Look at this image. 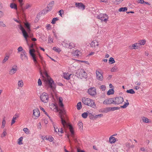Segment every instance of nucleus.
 Listing matches in <instances>:
<instances>
[{
	"label": "nucleus",
	"instance_id": "4c0bfd02",
	"mask_svg": "<svg viewBox=\"0 0 152 152\" xmlns=\"http://www.w3.org/2000/svg\"><path fill=\"white\" fill-rule=\"evenodd\" d=\"M77 108L78 110H80L82 108V105L81 102H79L77 104Z\"/></svg>",
	"mask_w": 152,
	"mask_h": 152
},
{
	"label": "nucleus",
	"instance_id": "c03bdc74",
	"mask_svg": "<svg viewBox=\"0 0 152 152\" xmlns=\"http://www.w3.org/2000/svg\"><path fill=\"white\" fill-rule=\"evenodd\" d=\"M53 127L54 129V131L57 132H59V129H58L56 125H53Z\"/></svg>",
	"mask_w": 152,
	"mask_h": 152
},
{
	"label": "nucleus",
	"instance_id": "72a5a7b5",
	"mask_svg": "<svg viewBox=\"0 0 152 152\" xmlns=\"http://www.w3.org/2000/svg\"><path fill=\"white\" fill-rule=\"evenodd\" d=\"M127 8L126 7H121L119 8L118 11L119 12H125L127 11Z\"/></svg>",
	"mask_w": 152,
	"mask_h": 152
},
{
	"label": "nucleus",
	"instance_id": "de8ad7c7",
	"mask_svg": "<svg viewBox=\"0 0 152 152\" xmlns=\"http://www.w3.org/2000/svg\"><path fill=\"white\" fill-rule=\"evenodd\" d=\"M123 0H115L114 3L116 4H119L121 3Z\"/></svg>",
	"mask_w": 152,
	"mask_h": 152
},
{
	"label": "nucleus",
	"instance_id": "20e7f679",
	"mask_svg": "<svg viewBox=\"0 0 152 152\" xmlns=\"http://www.w3.org/2000/svg\"><path fill=\"white\" fill-rule=\"evenodd\" d=\"M76 76L79 78H82L83 77H86L87 76V73L85 71L82 69H78L76 73Z\"/></svg>",
	"mask_w": 152,
	"mask_h": 152
},
{
	"label": "nucleus",
	"instance_id": "c9c22d12",
	"mask_svg": "<svg viewBox=\"0 0 152 152\" xmlns=\"http://www.w3.org/2000/svg\"><path fill=\"white\" fill-rule=\"evenodd\" d=\"M114 91L113 89H110L107 92V94L108 95L113 94L114 93Z\"/></svg>",
	"mask_w": 152,
	"mask_h": 152
},
{
	"label": "nucleus",
	"instance_id": "13d9d810",
	"mask_svg": "<svg viewBox=\"0 0 152 152\" xmlns=\"http://www.w3.org/2000/svg\"><path fill=\"white\" fill-rule=\"evenodd\" d=\"M31 6V5L30 4H27L26 6L24 9L25 10L28 9L29 8H30Z\"/></svg>",
	"mask_w": 152,
	"mask_h": 152
},
{
	"label": "nucleus",
	"instance_id": "f8f14e48",
	"mask_svg": "<svg viewBox=\"0 0 152 152\" xmlns=\"http://www.w3.org/2000/svg\"><path fill=\"white\" fill-rule=\"evenodd\" d=\"M96 78L97 80L100 81H102L103 80V77L102 74L98 71H96Z\"/></svg>",
	"mask_w": 152,
	"mask_h": 152
},
{
	"label": "nucleus",
	"instance_id": "49530a36",
	"mask_svg": "<svg viewBox=\"0 0 152 152\" xmlns=\"http://www.w3.org/2000/svg\"><path fill=\"white\" fill-rule=\"evenodd\" d=\"M118 69V68L116 66L113 67L111 69V71L112 72H116Z\"/></svg>",
	"mask_w": 152,
	"mask_h": 152
},
{
	"label": "nucleus",
	"instance_id": "774afa93",
	"mask_svg": "<svg viewBox=\"0 0 152 152\" xmlns=\"http://www.w3.org/2000/svg\"><path fill=\"white\" fill-rule=\"evenodd\" d=\"M77 152H85L83 150H81L79 148H77Z\"/></svg>",
	"mask_w": 152,
	"mask_h": 152
},
{
	"label": "nucleus",
	"instance_id": "bf43d9fd",
	"mask_svg": "<svg viewBox=\"0 0 152 152\" xmlns=\"http://www.w3.org/2000/svg\"><path fill=\"white\" fill-rule=\"evenodd\" d=\"M100 88L102 91H104L105 90L106 87L102 85L101 86Z\"/></svg>",
	"mask_w": 152,
	"mask_h": 152
},
{
	"label": "nucleus",
	"instance_id": "9d476101",
	"mask_svg": "<svg viewBox=\"0 0 152 152\" xmlns=\"http://www.w3.org/2000/svg\"><path fill=\"white\" fill-rule=\"evenodd\" d=\"M88 93L91 96H95L96 94V89L94 87H91L88 90Z\"/></svg>",
	"mask_w": 152,
	"mask_h": 152
},
{
	"label": "nucleus",
	"instance_id": "f257e3e1",
	"mask_svg": "<svg viewBox=\"0 0 152 152\" xmlns=\"http://www.w3.org/2000/svg\"><path fill=\"white\" fill-rule=\"evenodd\" d=\"M59 104L60 107V112L59 113L60 114V117L61 118V123L63 126L65 130H66V128L68 127L71 132L72 137H73L74 135V131L72 126L70 124H69L66 123L65 120L64 119V116H63L62 115L63 114H64L65 113V111L63 108V104L62 102L59 103Z\"/></svg>",
	"mask_w": 152,
	"mask_h": 152
},
{
	"label": "nucleus",
	"instance_id": "864d4df0",
	"mask_svg": "<svg viewBox=\"0 0 152 152\" xmlns=\"http://www.w3.org/2000/svg\"><path fill=\"white\" fill-rule=\"evenodd\" d=\"M6 123V121L5 120H4V121H2V125L1 126V127L2 128H4V127Z\"/></svg>",
	"mask_w": 152,
	"mask_h": 152
},
{
	"label": "nucleus",
	"instance_id": "4d7b16f0",
	"mask_svg": "<svg viewBox=\"0 0 152 152\" xmlns=\"http://www.w3.org/2000/svg\"><path fill=\"white\" fill-rule=\"evenodd\" d=\"M0 26L5 27H6V25L2 21H0Z\"/></svg>",
	"mask_w": 152,
	"mask_h": 152
},
{
	"label": "nucleus",
	"instance_id": "bb28decb",
	"mask_svg": "<svg viewBox=\"0 0 152 152\" xmlns=\"http://www.w3.org/2000/svg\"><path fill=\"white\" fill-rule=\"evenodd\" d=\"M146 42V40L145 39L140 40L138 41L139 43H138L139 44V45H144L145 44Z\"/></svg>",
	"mask_w": 152,
	"mask_h": 152
},
{
	"label": "nucleus",
	"instance_id": "5701e85b",
	"mask_svg": "<svg viewBox=\"0 0 152 152\" xmlns=\"http://www.w3.org/2000/svg\"><path fill=\"white\" fill-rule=\"evenodd\" d=\"M126 102H125L123 106H121L120 107L123 108H125L129 105V103L128 102V100H126Z\"/></svg>",
	"mask_w": 152,
	"mask_h": 152
},
{
	"label": "nucleus",
	"instance_id": "680f3d73",
	"mask_svg": "<svg viewBox=\"0 0 152 152\" xmlns=\"http://www.w3.org/2000/svg\"><path fill=\"white\" fill-rule=\"evenodd\" d=\"M38 85L39 86H41L42 85V83L41 80L40 79H39L38 80Z\"/></svg>",
	"mask_w": 152,
	"mask_h": 152
},
{
	"label": "nucleus",
	"instance_id": "0eeeda50",
	"mask_svg": "<svg viewBox=\"0 0 152 152\" xmlns=\"http://www.w3.org/2000/svg\"><path fill=\"white\" fill-rule=\"evenodd\" d=\"M96 17L98 19H100L101 20H103L105 22L107 21L108 18L107 15L102 13L100 14L99 15H98Z\"/></svg>",
	"mask_w": 152,
	"mask_h": 152
},
{
	"label": "nucleus",
	"instance_id": "6e6552de",
	"mask_svg": "<svg viewBox=\"0 0 152 152\" xmlns=\"http://www.w3.org/2000/svg\"><path fill=\"white\" fill-rule=\"evenodd\" d=\"M19 28L22 31L23 36L25 38L27 42V38L28 37V33L21 25H20Z\"/></svg>",
	"mask_w": 152,
	"mask_h": 152
},
{
	"label": "nucleus",
	"instance_id": "9b49d317",
	"mask_svg": "<svg viewBox=\"0 0 152 152\" xmlns=\"http://www.w3.org/2000/svg\"><path fill=\"white\" fill-rule=\"evenodd\" d=\"M20 58L23 61H27L28 60V57L27 56L26 52L23 51V52H21L20 53Z\"/></svg>",
	"mask_w": 152,
	"mask_h": 152
},
{
	"label": "nucleus",
	"instance_id": "aec40b11",
	"mask_svg": "<svg viewBox=\"0 0 152 152\" xmlns=\"http://www.w3.org/2000/svg\"><path fill=\"white\" fill-rule=\"evenodd\" d=\"M96 45L98 46L99 44L97 41L95 40L93 41L90 44V45L92 47H95Z\"/></svg>",
	"mask_w": 152,
	"mask_h": 152
},
{
	"label": "nucleus",
	"instance_id": "09e8293b",
	"mask_svg": "<svg viewBox=\"0 0 152 152\" xmlns=\"http://www.w3.org/2000/svg\"><path fill=\"white\" fill-rule=\"evenodd\" d=\"M45 139L50 142H52L53 140V138L52 137H46Z\"/></svg>",
	"mask_w": 152,
	"mask_h": 152
},
{
	"label": "nucleus",
	"instance_id": "58836bf2",
	"mask_svg": "<svg viewBox=\"0 0 152 152\" xmlns=\"http://www.w3.org/2000/svg\"><path fill=\"white\" fill-rule=\"evenodd\" d=\"M126 92L128 93H130L132 94H134L135 93V91L133 89H130L129 90H127Z\"/></svg>",
	"mask_w": 152,
	"mask_h": 152
},
{
	"label": "nucleus",
	"instance_id": "e2e57ef3",
	"mask_svg": "<svg viewBox=\"0 0 152 152\" xmlns=\"http://www.w3.org/2000/svg\"><path fill=\"white\" fill-rule=\"evenodd\" d=\"M40 108L41 109V110H42L45 113V114L46 115L48 116L47 113L45 111V110L42 107H40Z\"/></svg>",
	"mask_w": 152,
	"mask_h": 152
},
{
	"label": "nucleus",
	"instance_id": "3c124183",
	"mask_svg": "<svg viewBox=\"0 0 152 152\" xmlns=\"http://www.w3.org/2000/svg\"><path fill=\"white\" fill-rule=\"evenodd\" d=\"M7 134V133L6 132V129H4V130L2 134H1V137H4Z\"/></svg>",
	"mask_w": 152,
	"mask_h": 152
},
{
	"label": "nucleus",
	"instance_id": "f704fd0d",
	"mask_svg": "<svg viewBox=\"0 0 152 152\" xmlns=\"http://www.w3.org/2000/svg\"><path fill=\"white\" fill-rule=\"evenodd\" d=\"M25 25L26 27L27 28V31L29 32L30 30V25L29 23H25Z\"/></svg>",
	"mask_w": 152,
	"mask_h": 152
},
{
	"label": "nucleus",
	"instance_id": "5fc2aeb1",
	"mask_svg": "<svg viewBox=\"0 0 152 152\" xmlns=\"http://www.w3.org/2000/svg\"><path fill=\"white\" fill-rule=\"evenodd\" d=\"M125 146L127 148H128L129 149L130 148V143L129 142H127L125 144Z\"/></svg>",
	"mask_w": 152,
	"mask_h": 152
},
{
	"label": "nucleus",
	"instance_id": "603ef678",
	"mask_svg": "<svg viewBox=\"0 0 152 152\" xmlns=\"http://www.w3.org/2000/svg\"><path fill=\"white\" fill-rule=\"evenodd\" d=\"M19 116V114L18 113H16L13 117V118L15 120H16L17 118H18Z\"/></svg>",
	"mask_w": 152,
	"mask_h": 152
},
{
	"label": "nucleus",
	"instance_id": "473e14b6",
	"mask_svg": "<svg viewBox=\"0 0 152 152\" xmlns=\"http://www.w3.org/2000/svg\"><path fill=\"white\" fill-rule=\"evenodd\" d=\"M10 7L12 9L14 8L16 10H17V6L15 4L11 3L10 4Z\"/></svg>",
	"mask_w": 152,
	"mask_h": 152
},
{
	"label": "nucleus",
	"instance_id": "f03ea898",
	"mask_svg": "<svg viewBox=\"0 0 152 152\" xmlns=\"http://www.w3.org/2000/svg\"><path fill=\"white\" fill-rule=\"evenodd\" d=\"M82 102L85 105L90 106L94 108H97L94 101L90 98L83 97L82 99Z\"/></svg>",
	"mask_w": 152,
	"mask_h": 152
},
{
	"label": "nucleus",
	"instance_id": "412c9836",
	"mask_svg": "<svg viewBox=\"0 0 152 152\" xmlns=\"http://www.w3.org/2000/svg\"><path fill=\"white\" fill-rule=\"evenodd\" d=\"M139 46V44L138 43H137L136 44H134L132 45V46H129V48L131 49H135L136 48H135L137 47H138ZM136 48L137 49L138 48Z\"/></svg>",
	"mask_w": 152,
	"mask_h": 152
},
{
	"label": "nucleus",
	"instance_id": "39448f33",
	"mask_svg": "<svg viewBox=\"0 0 152 152\" xmlns=\"http://www.w3.org/2000/svg\"><path fill=\"white\" fill-rule=\"evenodd\" d=\"M40 98L41 101L45 103H47L49 100L48 94L45 92H43L41 94Z\"/></svg>",
	"mask_w": 152,
	"mask_h": 152
},
{
	"label": "nucleus",
	"instance_id": "e433bc0d",
	"mask_svg": "<svg viewBox=\"0 0 152 152\" xmlns=\"http://www.w3.org/2000/svg\"><path fill=\"white\" fill-rule=\"evenodd\" d=\"M69 42H64L62 43V45L65 47L69 48Z\"/></svg>",
	"mask_w": 152,
	"mask_h": 152
},
{
	"label": "nucleus",
	"instance_id": "c85d7f7f",
	"mask_svg": "<svg viewBox=\"0 0 152 152\" xmlns=\"http://www.w3.org/2000/svg\"><path fill=\"white\" fill-rule=\"evenodd\" d=\"M9 57V56L7 55L5 56L4 57V58L2 61V63L3 64H4L8 60Z\"/></svg>",
	"mask_w": 152,
	"mask_h": 152
},
{
	"label": "nucleus",
	"instance_id": "338daca9",
	"mask_svg": "<svg viewBox=\"0 0 152 152\" xmlns=\"http://www.w3.org/2000/svg\"><path fill=\"white\" fill-rule=\"evenodd\" d=\"M135 83L136 85L137 86H140V85L141 84V83H140V82H137V81Z\"/></svg>",
	"mask_w": 152,
	"mask_h": 152
},
{
	"label": "nucleus",
	"instance_id": "2eb2a0df",
	"mask_svg": "<svg viewBox=\"0 0 152 152\" xmlns=\"http://www.w3.org/2000/svg\"><path fill=\"white\" fill-rule=\"evenodd\" d=\"M114 100L113 98H109L104 100L103 103L105 104H113Z\"/></svg>",
	"mask_w": 152,
	"mask_h": 152
},
{
	"label": "nucleus",
	"instance_id": "2f4dec72",
	"mask_svg": "<svg viewBox=\"0 0 152 152\" xmlns=\"http://www.w3.org/2000/svg\"><path fill=\"white\" fill-rule=\"evenodd\" d=\"M115 61L113 58L111 57L110 58V59L109 60V64H112L115 63Z\"/></svg>",
	"mask_w": 152,
	"mask_h": 152
},
{
	"label": "nucleus",
	"instance_id": "052dcab7",
	"mask_svg": "<svg viewBox=\"0 0 152 152\" xmlns=\"http://www.w3.org/2000/svg\"><path fill=\"white\" fill-rule=\"evenodd\" d=\"M79 128H80L81 127L83 126V123L82 122H80L78 124Z\"/></svg>",
	"mask_w": 152,
	"mask_h": 152
},
{
	"label": "nucleus",
	"instance_id": "ddd939ff",
	"mask_svg": "<svg viewBox=\"0 0 152 152\" xmlns=\"http://www.w3.org/2000/svg\"><path fill=\"white\" fill-rule=\"evenodd\" d=\"M17 66L16 65L13 66L9 71V74L10 75H12L15 74L17 70Z\"/></svg>",
	"mask_w": 152,
	"mask_h": 152
},
{
	"label": "nucleus",
	"instance_id": "0e129e2a",
	"mask_svg": "<svg viewBox=\"0 0 152 152\" xmlns=\"http://www.w3.org/2000/svg\"><path fill=\"white\" fill-rule=\"evenodd\" d=\"M18 1L20 3V7H22L23 5V4L22 3L23 0H18Z\"/></svg>",
	"mask_w": 152,
	"mask_h": 152
},
{
	"label": "nucleus",
	"instance_id": "1a4fd4ad",
	"mask_svg": "<svg viewBox=\"0 0 152 152\" xmlns=\"http://www.w3.org/2000/svg\"><path fill=\"white\" fill-rule=\"evenodd\" d=\"M35 51L34 49H30L29 50V53L30 55L32 57L34 62L35 64H37L38 63V62L36 59V55L34 53L35 52Z\"/></svg>",
	"mask_w": 152,
	"mask_h": 152
},
{
	"label": "nucleus",
	"instance_id": "7c9ffc66",
	"mask_svg": "<svg viewBox=\"0 0 152 152\" xmlns=\"http://www.w3.org/2000/svg\"><path fill=\"white\" fill-rule=\"evenodd\" d=\"M18 53H19L20 52H23V51L25 52V50L23 49V48L21 46L19 47L18 49Z\"/></svg>",
	"mask_w": 152,
	"mask_h": 152
},
{
	"label": "nucleus",
	"instance_id": "c756f323",
	"mask_svg": "<svg viewBox=\"0 0 152 152\" xmlns=\"http://www.w3.org/2000/svg\"><path fill=\"white\" fill-rule=\"evenodd\" d=\"M110 111H113L115 110H119L120 109V107H110Z\"/></svg>",
	"mask_w": 152,
	"mask_h": 152
},
{
	"label": "nucleus",
	"instance_id": "393cba45",
	"mask_svg": "<svg viewBox=\"0 0 152 152\" xmlns=\"http://www.w3.org/2000/svg\"><path fill=\"white\" fill-rule=\"evenodd\" d=\"M73 54L74 56L78 57L79 56L80 54V52L79 51L77 50L73 52Z\"/></svg>",
	"mask_w": 152,
	"mask_h": 152
},
{
	"label": "nucleus",
	"instance_id": "a211bd4d",
	"mask_svg": "<svg viewBox=\"0 0 152 152\" xmlns=\"http://www.w3.org/2000/svg\"><path fill=\"white\" fill-rule=\"evenodd\" d=\"M92 116V118H90V119H96L97 118H99L103 116V114H100L98 115H96L95 116H94L92 114H91Z\"/></svg>",
	"mask_w": 152,
	"mask_h": 152
},
{
	"label": "nucleus",
	"instance_id": "a19ab883",
	"mask_svg": "<svg viewBox=\"0 0 152 152\" xmlns=\"http://www.w3.org/2000/svg\"><path fill=\"white\" fill-rule=\"evenodd\" d=\"M75 45L74 44L73 42H69V49H71L72 48H74L75 47Z\"/></svg>",
	"mask_w": 152,
	"mask_h": 152
},
{
	"label": "nucleus",
	"instance_id": "4468645a",
	"mask_svg": "<svg viewBox=\"0 0 152 152\" xmlns=\"http://www.w3.org/2000/svg\"><path fill=\"white\" fill-rule=\"evenodd\" d=\"M40 115V112L38 108H36L33 110V115L35 117V119H37L39 117Z\"/></svg>",
	"mask_w": 152,
	"mask_h": 152
},
{
	"label": "nucleus",
	"instance_id": "a878e982",
	"mask_svg": "<svg viewBox=\"0 0 152 152\" xmlns=\"http://www.w3.org/2000/svg\"><path fill=\"white\" fill-rule=\"evenodd\" d=\"M23 82L22 80L18 81V86L19 87H22L23 86Z\"/></svg>",
	"mask_w": 152,
	"mask_h": 152
},
{
	"label": "nucleus",
	"instance_id": "69168bd1",
	"mask_svg": "<svg viewBox=\"0 0 152 152\" xmlns=\"http://www.w3.org/2000/svg\"><path fill=\"white\" fill-rule=\"evenodd\" d=\"M15 120L13 118H12L11 122V125H12L14 124L15 122Z\"/></svg>",
	"mask_w": 152,
	"mask_h": 152
},
{
	"label": "nucleus",
	"instance_id": "6e6d98bb",
	"mask_svg": "<svg viewBox=\"0 0 152 152\" xmlns=\"http://www.w3.org/2000/svg\"><path fill=\"white\" fill-rule=\"evenodd\" d=\"M46 29L48 30H50L51 28V26L50 24H48L46 26Z\"/></svg>",
	"mask_w": 152,
	"mask_h": 152
},
{
	"label": "nucleus",
	"instance_id": "4be33fe9",
	"mask_svg": "<svg viewBox=\"0 0 152 152\" xmlns=\"http://www.w3.org/2000/svg\"><path fill=\"white\" fill-rule=\"evenodd\" d=\"M115 142V138L113 137L112 136H111L109 138V142L111 144Z\"/></svg>",
	"mask_w": 152,
	"mask_h": 152
},
{
	"label": "nucleus",
	"instance_id": "7ed1b4c3",
	"mask_svg": "<svg viewBox=\"0 0 152 152\" xmlns=\"http://www.w3.org/2000/svg\"><path fill=\"white\" fill-rule=\"evenodd\" d=\"M45 74L46 77V83L52 89H55L56 88V86L53 80L50 78L46 72H45Z\"/></svg>",
	"mask_w": 152,
	"mask_h": 152
},
{
	"label": "nucleus",
	"instance_id": "79ce46f5",
	"mask_svg": "<svg viewBox=\"0 0 152 152\" xmlns=\"http://www.w3.org/2000/svg\"><path fill=\"white\" fill-rule=\"evenodd\" d=\"M53 49L54 50L56 51V52H58L59 53L61 51V50H60V49L59 48H57L56 47H54L53 48Z\"/></svg>",
	"mask_w": 152,
	"mask_h": 152
},
{
	"label": "nucleus",
	"instance_id": "ea45409f",
	"mask_svg": "<svg viewBox=\"0 0 152 152\" xmlns=\"http://www.w3.org/2000/svg\"><path fill=\"white\" fill-rule=\"evenodd\" d=\"M23 138L22 137H20L18 140V144L19 145H22L23 144L22 141L23 140Z\"/></svg>",
	"mask_w": 152,
	"mask_h": 152
},
{
	"label": "nucleus",
	"instance_id": "a18cd8bd",
	"mask_svg": "<svg viewBox=\"0 0 152 152\" xmlns=\"http://www.w3.org/2000/svg\"><path fill=\"white\" fill-rule=\"evenodd\" d=\"M58 20V19L57 18H54L52 20L51 23L53 24H55V23L56 21Z\"/></svg>",
	"mask_w": 152,
	"mask_h": 152
},
{
	"label": "nucleus",
	"instance_id": "6ab92c4d",
	"mask_svg": "<svg viewBox=\"0 0 152 152\" xmlns=\"http://www.w3.org/2000/svg\"><path fill=\"white\" fill-rule=\"evenodd\" d=\"M54 3V1H52L50 3V4H49L48 5V7H47V8L49 9V10H48V9H46V11L47 12H48V11H49V10H51Z\"/></svg>",
	"mask_w": 152,
	"mask_h": 152
},
{
	"label": "nucleus",
	"instance_id": "b1692460",
	"mask_svg": "<svg viewBox=\"0 0 152 152\" xmlns=\"http://www.w3.org/2000/svg\"><path fill=\"white\" fill-rule=\"evenodd\" d=\"M71 75V74H69L68 73H64V77L66 79L69 80L70 78V77Z\"/></svg>",
	"mask_w": 152,
	"mask_h": 152
},
{
	"label": "nucleus",
	"instance_id": "cd10ccee",
	"mask_svg": "<svg viewBox=\"0 0 152 152\" xmlns=\"http://www.w3.org/2000/svg\"><path fill=\"white\" fill-rule=\"evenodd\" d=\"M142 119L144 122L148 123L149 122V119L147 118L143 117L142 118Z\"/></svg>",
	"mask_w": 152,
	"mask_h": 152
},
{
	"label": "nucleus",
	"instance_id": "8fccbe9b",
	"mask_svg": "<svg viewBox=\"0 0 152 152\" xmlns=\"http://www.w3.org/2000/svg\"><path fill=\"white\" fill-rule=\"evenodd\" d=\"M88 115V113L86 112L82 114V117L84 118H86L87 117Z\"/></svg>",
	"mask_w": 152,
	"mask_h": 152
},
{
	"label": "nucleus",
	"instance_id": "37998d69",
	"mask_svg": "<svg viewBox=\"0 0 152 152\" xmlns=\"http://www.w3.org/2000/svg\"><path fill=\"white\" fill-rule=\"evenodd\" d=\"M23 131L24 132L27 134H28L30 133V132L29 130L26 128H25L23 129Z\"/></svg>",
	"mask_w": 152,
	"mask_h": 152
},
{
	"label": "nucleus",
	"instance_id": "dca6fc26",
	"mask_svg": "<svg viewBox=\"0 0 152 152\" xmlns=\"http://www.w3.org/2000/svg\"><path fill=\"white\" fill-rule=\"evenodd\" d=\"M75 5L76 7H78V8L81 9L83 10L85 9V5L82 3H75Z\"/></svg>",
	"mask_w": 152,
	"mask_h": 152
},
{
	"label": "nucleus",
	"instance_id": "423d86ee",
	"mask_svg": "<svg viewBox=\"0 0 152 152\" xmlns=\"http://www.w3.org/2000/svg\"><path fill=\"white\" fill-rule=\"evenodd\" d=\"M114 100L113 104H119L122 103L124 102L123 98L121 96L113 98Z\"/></svg>",
	"mask_w": 152,
	"mask_h": 152
},
{
	"label": "nucleus",
	"instance_id": "f3484780",
	"mask_svg": "<svg viewBox=\"0 0 152 152\" xmlns=\"http://www.w3.org/2000/svg\"><path fill=\"white\" fill-rule=\"evenodd\" d=\"M110 111V107H107L105 108L101 109L100 112L102 113H107Z\"/></svg>",
	"mask_w": 152,
	"mask_h": 152
}]
</instances>
